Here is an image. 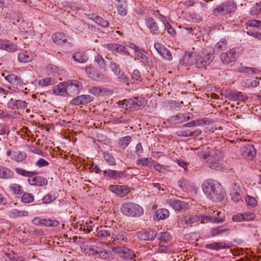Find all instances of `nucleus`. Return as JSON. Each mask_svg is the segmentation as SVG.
I'll use <instances>...</instances> for the list:
<instances>
[{
  "label": "nucleus",
  "instance_id": "1",
  "mask_svg": "<svg viewBox=\"0 0 261 261\" xmlns=\"http://www.w3.org/2000/svg\"><path fill=\"white\" fill-rule=\"evenodd\" d=\"M202 189L206 197L214 202L223 200L225 197V192L221 185L217 181L208 179L203 181Z\"/></svg>",
  "mask_w": 261,
  "mask_h": 261
},
{
  "label": "nucleus",
  "instance_id": "2",
  "mask_svg": "<svg viewBox=\"0 0 261 261\" xmlns=\"http://www.w3.org/2000/svg\"><path fill=\"white\" fill-rule=\"evenodd\" d=\"M213 50L211 47H207L199 55L195 56V54H188L185 57L188 63L192 64L194 62L198 68H203L210 64L213 60Z\"/></svg>",
  "mask_w": 261,
  "mask_h": 261
},
{
  "label": "nucleus",
  "instance_id": "3",
  "mask_svg": "<svg viewBox=\"0 0 261 261\" xmlns=\"http://www.w3.org/2000/svg\"><path fill=\"white\" fill-rule=\"evenodd\" d=\"M198 156L206 161L210 168L218 171L223 169V166L220 163L221 160L223 158V155L220 151L212 150L208 153L199 152Z\"/></svg>",
  "mask_w": 261,
  "mask_h": 261
},
{
  "label": "nucleus",
  "instance_id": "4",
  "mask_svg": "<svg viewBox=\"0 0 261 261\" xmlns=\"http://www.w3.org/2000/svg\"><path fill=\"white\" fill-rule=\"evenodd\" d=\"M120 211L124 216L129 217H140L144 213V210L139 204L132 202L123 203L120 207Z\"/></svg>",
  "mask_w": 261,
  "mask_h": 261
},
{
  "label": "nucleus",
  "instance_id": "5",
  "mask_svg": "<svg viewBox=\"0 0 261 261\" xmlns=\"http://www.w3.org/2000/svg\"><path fill=\"white\" fill-rule=\"evenodd\" d=\"M122 108L131 111L138 110L141 107L146 104V100L142 97H134L133 98L124 99L118 102Z\"/></svg>",
  "mask_w": 261,
  "mask_h": 261
},
{
  "label": "nucleus",
  "instance_id": "6",
  "mask_svg": "<svg viewBox=\"0 0 261 261\" xmlns=\"http://www.w3.org/2000/svg\"><path fill=\"white\" fill-rule=\"evenodd\" d=\"M243 52V48L242 46L234 47L226 53L221 54L220 58L224 64L228 65L235 62Z\"/></svg>",
  "mask_w": 261,
  "mask_h": 261
},
{
  "label": "nucleus",
  "instance_id": "7",
  "mask_svg": "<svg viewBox=\"0 0 261 261\" xmlns=\"http://www.w3.org/2000/svg\"><path fill=\"white\" fill-rule=\"evenodd\" d=\"M237 9L236 3L231 1L224 2L215 8L213 11L215 16L225 15L234 12Z\"/></svg>",
  "mask_w": 261,
  "mask_h": 261
},
{
  "label": "nucleus",
  "instance_id": "8",
  "mask_svg": "<svg viewBox=\"0 0 261 261\" xmlns=\"http://www.w3.org/2000/svg\"><path fill=\"white\" fill-rule=\"evenodd\" d=\"M111 249L116 255L126 260H132L136 257V254L132 249L124 246H113Z\"/></svg>",
  "mask_w": 261,
  "mask_h": 261
},
{
  "label": "nucleus",
  "instance_id": "9",
  "mask_svg": "<svg viewBox=\"0 0 261 261\" xmlns=\"http://www.w3.org/2000/svg\"><path fill=\"white\" fill-rule=\"evenodd\" d=\"M53 40L56 44L61 46H71L73 43L71 37L61 32L55 33L53 36Z\"/></svg>",
  "mask_w": 261,
  "mask_h": 261
},
{
  "label": "nucleus",
  "instance_id": "10",
  "mask_svg": "<svg viewBox=\"0 0 261 261\" xmlns=\"http://www.w3.org/2000/svg\"><path fill=\"white\" fill-rule=\"evenodd\" d=\"M67 95L73 96L77 95L83 88L82 84L79 81H67Z\"/></svg>",
  "mask_w": 261,
  "mask_h": 261
},
{
  "label": "nucleus",
  "instance_id": "11",
  "mask_svg": "<svg viewBox=\"0 0 261 261\" xmlns=\"http://www.w3.org/2000/svg\"><path fill=\"white\" fill-rule=\"evenodd\" d=\"M85 71L88 76L94 81L102 83H105L108 81L107 77L103 74L100 73L93 67H86Z\"/></svg>",
  "mask_w": 261,
  "mask_h": 261
},
{
  "label": "nucleus",
  "instance_id": "12",
  "mask_svg": "<svg viewBox=\"0 0 261 261\" xmlns=\"http://www.w3.org/2000/svg\"><path fill=\"white\" fill-rule=\"evenodd\" d=\"M114 231V228L107 226H101L96 229V236L101 240H107L109 237H112V234Z\"/></svg>",
  "mask_w": 261,
  "mask_h": 261
},
{
  "label": "nucleus",
  "instance_id": "13",
  "mask_svg": "<svg viewBox=\"0 0 261 261\" xmlns=\"http://www.w3.org/2000/svg\"><path fill=\"white\" fill-rule=\"evenodd\" d=\"M167 203L175 211H186L189 207L187 202L172 198L167 199Z\"/></svg>",
  "mask_w": 261,
  "mask_h": 261
},
{
  "label": "nucleus",
  "instance_id": "14",
  "mask_svg": "<svg viewBox=\"0 0 261 261\" xmlns=\"http://www.w3.org/2000/svg\"><path fill=\"white\" fill-rule=\"evenodd\" d=\"M241 154L249 160H252L256 155V151L253 145L246 144L243 146L240 149Z\"/></svg>",
  "mask_w": 261,
  "mask_h": 261
},
{
  "label": "nucleus",
  "instance_id": "15",
  "mask_svg": "<svg viewBox=\"0 0 261 261\" xmlns=\"http://www.w3.org/2000/svg\"><path fill=\"white\" fill-rule=\"evenodd\" d=\"M28 106V103L24 100L11 98L7 102V107L12 110L24 109Z\"/></svg>",
  "mask_w": 261,
  "mask_h": 261
},
{
  "label": "nucleus",
  "instance_id": "16",
  "mask_svg": "<svg viewBox=\"0 0 261 261\" xmlns=\"http://www.w3.org/2000/svg\"><path fill=\"white\" fill-rule=\"evenodd\" d=\"M32 223L36 225L45 226L47 227H55L59 224V222L56 220L41 219L38 217L33 219Z\"/></svg>",
  "mask_w": 261,
  "mask_h": 261
},
{
  "label": "nucleus",
  "instance_id": "17",
  "mask_svg": "<svg viewBox=\"0 0 261 261\" xmlns=\"http://www.w3.org/2000/svg\"><path fill=\"white\" fill-rule=\"evenodd\" d=\"M109 189L121 197L125 196L130 192L129 188L125 186L111 185L109 186Z\"/></svg>",
  "mask_w": 261,
  "mask_h": 261
},
{
  "label": "nucleus",
  "instance_id": "18",
  "mask_svg": "<svg viewBox=\"0 0 261 261\" xmlns=\"http://www.w3.org/2000/svg\"><path fill=\"white\" fill-rule=\"evenodd\" d=\"M189 115L190 114H179L169 117L167 121L172 125L177 124L190 120L191 117Z\"/></svg>",
  "mask_w": 261,
  "mask_h": 261
},
{
  "label": "nucleus",
  "instance_id": "19",
  "mask_svg": "<svg viewBox=\"0 0 261 261\" xmlns=\"http://www.w3.org/2000/svg\"><path fill=\"white\" fill-rule=\"evenodd\" d=\"M110 68L114 73L117 76L121 81L124 82L128 81L129 78L121 71L119 65L114 62H112L110 64Z\"/></svg>",
  "mask_w": 261,
  "mask_h": 261
},
{
  "label": "nucleus",
  "instance_id": "20",
  "mask_svg": "<svg viewBox=\"0 0 261 261\" xmlns=\"http://www.w3.org/2000/svg\"><path fill=\"white\" fill-rule=\"evenodd\" d=\"M111 239L112 240V242H114V244H123L126 243L127 241L125 232L123 231L117 232L114 228V231H113L112 234Z\"/></svg>",
  "mask_w": 261,
  "mask_h": 261
},
{
  "label": "nucleus",
  "instance_id": "21",
  "mask_svg": "<svg viewBox=\"0 0 261 261\" xmlns=\"http://www.w3.org/2000/svg\"><path fill=\"white\" fill-rule=\"evenodd\" d=\"M28 182L32 186L42 187L47 185L48 180L46 178L41 176H33L28 179Z\"/></svg>",
  "mask_w": 261,
  "mask_h": 261
},
{
  "label": "nucleus",
  "instance_id": "22",
  "mask_svg": "<svg viewBox=\"0 0 261 261\" xmlns=\"http://www.w3.org/2000/svg\"><path fill=\"white\" fill-rule=\"evenodd\" d=\"M225 97L229 100L233 101H245L247 99L246 95H244L242 92L237 91L227 92Z\"/></svg>",
  "mask_w": 261,
  "mask_h": 261
},
{
  "label": "nucleus",
  "instance_id": "23",
  "mask_svg": "<svg viewBox=\"0 0 261 261\" xmlns=\"http://www.w3.org/2000/svg\"><path fill=\"white\" fill-rule=\"evenodd\" d=\"M103 176L115 180L119 179L124 176V173L120 171L111 169L106 170L103 171Z\"/></svg>",
  "mask_w": 261,
  "mask_h": 261
},
{
  "label": "nucleus",
  "instance_id": "24",
  "mask_svg": "<svg viewBox=\"0 0 261 261\" xmlns=\"http://www.w3.org/2000/svg\"><path fill=\"white\" fill-rule=\"evenodd\" d=\"M146 24L152 34L158 35L160 34V30L158 23L152 18H148L146 21Z\"/></svg>",
  "mask_w": 261,
  "mask_h": 261
},
{
  "label": "nucleus",
  "instance_id": "25",
  "mask_svg": "<svg viewBox=\"0 0 261 261\" xmlns=\"http://www.w3.org/2000/svg\"><path fill=\"white\" fill-rule=\"evenodd\" d=\"M230 246L224 242H213L207 244L205 248L210 250H219L222 249H228Z\"/></svg>",
  "mask_w": 261,
  "mask_h": 261
},
{
  "label": "nucleus",
  "instance_id": "26",
  "mask_svg": "<svg viewBox=\"0 0 261 261\" xmlns=\"http://www.w3.org/2000/svg\"><path fill=\"white\" fill-rule=\"evenodd\" d=\"M5 79L6 81L13 85H18L19 86H22V85H25V84L23 83L21 78L14 74L8 75L7 76H5Z\"/></svg>",
  "mask_w": 261,
  "mask_h": 261
},
{
  "label": "nucleus",
  "instance_id": "27",
  "mask_svg": "<svg viewBox=\"0 0 261 261\" xmlns=\"http://www.w3.org/2000/svg\"><path fill=\"white\" fill-rule=\"evenodd\" d=\"M66 87V82L60 83L58 85L54 87L53 92L56 95L66 96L67 95Z\"/></svg>",
  "mask_w": 261,
  "mask_h": 261
},
{
  "label": "nucleus",
  "instance_id": "28",
  "mask_svg": "<svg viewBox=\"0 0 261 261\" xmlns=\"http://www.w3.org/2000/svg\"><path fill=\"white\" fill-rule=\"evenodd\" d=\"M170 213L168 210L166 208L158 209L155 213L154 219L156 220H165L169 216Z\"/></svg>",
  "mask_w": 261,
  "mask_h": 261
},
{
  "label": "nucleus",
  "instance_id": "29",
  "mask_svg": "<svg viewBox=\"0 0 261 261\" xmlns=\"http://www.w3.org/2000/svg\"><path fill=\"white\" fill-rule=\"evenodd\" d=\"M156 235L155 231L149 230L142 232L140 235V238L144 241H152L154 240Z\"/></svg>",
  "mask_w": 261,
  "mask_h": 261
},
{
  "label": "nucleus",
  "instance_id": "30",
  "mask_svg": "<svg viewBox=\"0 0 261 261\" xmlns=\"http://www.w3.org/2000/svg\"><path fill=\"white\" fill-rule=\"evenodd\" d=\"M14 173L10 169L0 166V178L4 179L11 178L13 177Z\"/></svg>",
  "mask_w": 261,
  "mask_h": 261
},
{
  "label": "nucleus",
  "instance_id": "31",
  "mask_svg": "<svg viewBox=\"0 0 261 261\" xmlns=\"http://www.w3.org/2000/svg\"><path fill=\"white\" fill-rule=\"evenodd\" d=\"M214 215L212 217L206 216L205 220H208L210 222L214 223H220L225 221L224 218L220 217L221 213L219 212H214Z\"/></svg>",
  "mask_w": 261,
  "mask_h": 261
},
{
  "label": "nucleus",
  "instance_id": "32",
  "mask_svg": "<svg viewBox=\"0 0 261 261\" xmlns=\"http://www.w3.org/2000/svg\"><path fill=\"white\" fill-rule=\"evenodd\" d=\"M72 59L79 63H85L88 60L87 55L84 53L81 52L75 53L72 56Z\"/></svg>",
  "mask_w": 261,
  "mask_h": 261
},
{
  "label": "nucleus",
  "instance_id": "33",
  "mask_svg": "<svg viewBox=\"0 0 261 261\" xmlns=\"http://www.w3.org/2000/svg\"><path fill=\"white\" fill-rule=\"evenodd\" d=\"M227 48V40L223 38L218 42L215 46L214 49H213V53L216 52L217 54L221 51L225 50Z\"/></svg>",
  "mask_w": 261,
  "mask_h": 261
},
{
  "label": "nucleus",
  "instance_id": "34",
  "mask_svg": "<svg viewBox=\"0 0 261 261\" xmlns=\"http://www.w3.org/2000/svg\"><path fill=\"white\" fill-rule=\"evenodd\" d=\"M28 212L26 211H20L18 209H13L9 213L11 218H16L18 217H25L28 215Z\"/></svg>",
  "mask_w": 261,
  "mask_h": 261
},
{
  "label": "nucleus",
  "instance_id": "35",
  "mask_svg": "<svg viewBox=\"0 0 261 261\" xmlns=\"http://www.w3.org/2000/svg\"><path fill=\"white\" fill-rule=\"evenodd\" d=\"M58 196V195L56 192L51 191L42 198V201L44 204H49L56 200Z\"/></svg>",
  "mask_w": 261,
  "mask_h": 261
},
{
  "label": "nucleus",
  "instance_id": "36",
  "mask_svg": "<svg viewBox=\"0 0 261 261\" xmlns=\"http://www.w3.org/2000/svg\"><path fill=\"white\" fill-rule=\"evenodd\" d=\"M15 170V172L19 175L24 177H28V178L32 177L38 174V173L36 172L28 171L20 168H16Z\"/></svg>",
  "mask_w": 261,
  "mask_h": 261
},
{
  "label": "nucleus",
  "instance_id": "37",
  "mask_svg": "<svg viewBox=\"0 0 261 261\" xmlns=\"http://www.w3.org/2000/svg\"><path fill=\"white\" fill-rule=\"evenodd\" d=\"M9 191L14 194L21 195L23 193L22 187L17 184H11L9 187Z\"/></svg>",
  "mask_w": 261,
  "mask_h": 261
},
{
  "label": "nucleus",
  "instance_id": "38",
  "mask_svg": "<svg viewBox=\"0 0 261 261\" xmlns=\"http://www.w3.org/2000/svg\"><path fill=\"white\" fill-rule=\"evenodd\" d=\"M230 195L231 199L234 202H238L241 199L240 195V189L237 184H234L233 186V191L231 192Z\"/></svg>",
  "mask_w": 261,
  "mask_h": 261
},
{
  "label": "nucleus",
  "instance_id": "39",
  "mask_svg": "<svg viewBox=\"0 0 261 261\" xmlns=\"http://www.w3.org/2000/svg\"><path fill=\"white\" fill-rule=\"evenodd\" d=\"M91 18L95 23L102 27L107 28L109 25V23L107 20L104 19L99 16H95L94 15H93Z\"/></svg>",
  "mask_w": 261,
  "mask_h": 261
},
{
  "label": "nucleus",
  "instance_id": "40",
  "mask_svg": "<svg viewBox=\"0 0 261 261\" xmlns=\"http://www.w3.org/2000/svg\"><path fill=\"white\" fill-rule=\"evenodd\" d=\"M25 158L26 154L24 152L13 151L12 156L11 157V159L17 162H21Z\"/></svg>",
  "mask_w": 261,
  "mask_h": 261
},
{
  "label": "nucleus",
  "instance_id": "41",
  "mask_svg": "<svg viewBox=\"0 0 261 261\" xmlns=\"http://www.w3.org/2000/svg\"><path fill=\"white\" fill-rule=\"evenodd\" d=\"M18 60L21 63H27L31 61L32 57L27 51L21 52L18 55Z\"/></svg>",
  "mask_w": 261,
  "mask_h": 261
},
{
  "label": "nucleus",
  "instance_id": "42",
  "mask_svg": "<svg viewBox=\"0 0 261 261\" xmlns=\"http://www.w3.org/2000/svg\"><path fill=\"white\" fill-rule=\"evenodd\" d=\"M103 158L106 162L110 166L116 165V161L112 153L109 151H105L103 153Z\"/></svg>",
  "mask_w": 261,
  "mask_h": 261
},
{
  "label": "nucleus",
  "instance_id": "43",
  "mask_svg": "<svg viewBox=\"0 0 261 261\" xmlns=\"http://www.w3.org/2000/svg\"><path fill=\"white\" fill-rule=\"evenodd\" d=\"M3 50L9 52H15L17 50V46L8 40H6Z\"/></svg>",
  "mask_w": 261,
  "mask_h": 261
},
{
  "label": "nucleus",
  "instance_id": "44",
  "mask_svg": "<svg viewBox=\"0 0 261 261\" xmlns=\"http://www.w3.org/2000/svg\"><path fill=\"white\" fill-rule=\"evenodd\" d=\"M155 163V161L151 158H141L138 160V164L142 166H149L151 167Z\"/></svg>",
  "mask_w": 261,
  "mask_h": 261
},
{
  "label": "nucleus",
  "instance_id": "45",
  "mask_svg": "<svg viewBox=\"0 0 261 261\" xmlns=\"http://www.w3.org/2000/svg\"><path fill=\"white\" fill-rule=\"evenodd\" d=\"M143 50L139 49L138 51H136L135 54L137 57L138 60H139L143 64H147L148 63L149 59L143 54Z\"/></svg>",
  "mask_w": 261,
  "mask_h": 261
},
{
  "label": "nucleus",
  "instance_id": "46",
  "mask_svg": "<svg viewBox=\"0 0 261 261\" xmlns=\"http://www.w3.org/2000/svg\"><path fill=\"white\" fill-rule=\"evenodd\" d=\"M261 13V1L253 6L250 11L249 14L252 16L256 15Z\"/></svg>",
  "mask_w": 261,
  "mask_h": 261
},
{
  "label": "nucleus",
  "instance_id": "47",
  "mask_svg": "<svg viewBox=\"0 0 261 261\" xmlns=\"http://www.w3.org/2000/svg\"><path fill=\"white\" fill-rule=\"evenodd\" d=\"M94 253L97 257H99L103 259H107L109 255H111V252L110 251L102 250H101L100 249L96 250L94 252Z\"/></svg>",
  "mask_w": 261,
  "mask_h": 261
},
{
  "label": "nucleus",
  "instance_id": "48",
  "mask_svg": "<svg viewBox=\"0 0 261 261\" xmlns=\"http://www.w3.org/2000/svg\"><path fill=\"white\" fill-rule=\"evenodd\" d=\"M55 83V80L51 77H48L44 79L40 80L38 84L41 87H46L50 85H53Z\"/></svg>",
  "mask_w": 261,
  "mask_h": 261
},
{
  "label": "nucleus",
  "instance_id": "49",
  "mask_svg": "<svg viewBox=\"0 0 261 261\" xmlns=\"http://www.w3.org/2000/svg\"><path fill=\"white\" fill-rule=\"evenodd\" d=\"M171 236L168 232H163L160 233L158 237V239L164 243H168L171 240Z\"/></svg>",
  "mask_w": 261,
  "mask_h": 261
},
{
  "label": "nucleus",
  "instance_id": "50",
  "mask_svg": "<svg viewBox=\"0 0 261 261\" xmlns=\"http://www.w3.org/2000/svg\"><path fill=\"white\" fill-rule=\"evenodd\" d=\"M132 141V138L129 136L122 137L119 140L120 146L123 148H126Z\"/></svg>",
  "mask_w": 261,
  "mask_h": 261
},
{
  "label": "nucleus",
  "instance_id": "51",
  "mask_svg": "<svg viewBox=\"0 0 261 261\" xmlns=\"http://www.w3.org/2000/svg\"><path fill=\"white\" fill-rule=\"evenodd\" d=\"M34 196L31 193H24L21 197V201L25 203H29L33 202Z\"/></svg>",
  "mask_w": 261,
  "mask_h": 261
},
{
  "label": "nucleus",
  "instance_id": "52",
  "mask_svg": "<svg viewBox=\"0 0 261 261\" xmlns=\"http://www.w3.org/2000/svg\"><path fill=\"white\" fill-rule=\"evenodd\" d=\"M94 62L101 68H104L106 66V63L103 58L99 54H97L94 58Z\"/></svg>",
  "mask_w": 261,
  "mask_h": 261
},
{
  "label": "nucleus",
  "instance_id": "53",
  "mask_svg": "<svg viewBox=\"0 0 261 261\" xmlns=\"http://www.w3.org/2000/svg\"><path fill=\"white\" fill-rule=\"evenodd\" d=\"M115 52L119 53L122 55L129 56V53L124 46L117 44Z\"/></svg>",
  "mask_w": 261,
  "mask_h": 261
},
{
  "label": "nucleus",
  "instance_id": "54",
  "mask_svg": "<svg viewBox=\"0 0 261 261\" xmlns=\"http://www.w3.org/2000/svg\"><path fill=\"white\" fill-rule=\"evenodd\" d=\"M117 11L118 13L121 16H125L127 14L125 3H121L118 5L117 6Z\"/></svg>",
  "mask_w": 261,
  "mask_h": 261
},
{
  "label": "nucleus",
  "instance_id": "55",
  "mask_svg": "<svg viewBox=\"0 0 261 261\" xmlns=\"http://www.w3.org/2000/svg\"><path fill=\"white\" fill-rule=\"evenodd\" d=\"M81 103L82 105H86L92 101L93 97L89 95H80Z\"/></svg>",
  "mask_w": 261,
  "mask_h": 261
},
{
  "label": "nucleus",
  "instance_id": "56",
  "mask_svg": "<svg viewBox=\"0 0 261 261\" xmlns=\"http://www.w3.org/2000/svg\"><path fill=\"white\" fill-rule=\"evenodd\" d=\"M163 24L165 27V29L167 31L168 33L170 35L174 36L176 34L175 30L172 27L168 22L166 20L163 21Z\"/></svg>",
  "mask_w": 261,
  "mask_h": 261
},
{
  "label": "nucleus",
  "instance_id": "57",
  "mask_svg": "<svg viewBox=\"0 0 261 261\" xmlns=\"http://www.w3.org/2000/svg\"><path fill=\"white\" fill-rule=\"evenodd\" d=\"M154 169L155 171L163 173H165L169 170L167 167H166L159 164L154 165Z\"/></svg>",
  "mask_w": 261,
  "mask_h": 261
},
{
  "label": "nucleus",
  "instance_id": "58",
  "mask_svg": "<svg viewBox=\"0 0 261 261\" xmlns=\"http://www.w3.org/2000/svg\"><path fill=\"white\" fill-rule=\"evenodd\" d=\"M160 56L164 59L168 61H171L172 59L171 53L166 48H165L164 51L162 53Z\"/></svg>",
  "mask_w": 261,
  "mask_h": 261
},
{
  "label": "nucleus",
  "instance_id": "59",
  "mask_svg": "<svg viewBox=\"0 0 261 261\" xmlns=\"http://www.w3.org/2000/svg\"><path fill=\"white\" fill-rule=\"evenodd\" d=\"M245 200L247 203L252 207H254L257 204V201L255 198L250 196H247L245 198Z\"/></svg>",
  "mask_w": 261,
  "mask_h": 261
},
{
  "label": "nucleus",
  "instance_id": "60",
  "mask_svg": "<svg viewBox=\"0 0 261 261\" xmlns=\"http://www.w3.org/2000/svg\"><path fill=\"white\" fill-rule=\"evenodd\" d=\"M249 27L261 28V21L258 20H250L247 23Z\"/></svg>",
  "mask_w": 261,
  "mask_h": 261
},
{
  "label": "nucleus",
  "instance_id": "61",
  "mask_svg": "<svg viewBox=\"0 0 261 261\" xmlns=\"http://www.w3.org/2000/svg\"><path fill=\"white\" fill-rule=\"evenodd\" d=\"M244 221H249L252 220L255 218V215L250 212H245L243 213Z\"/></svg>",
  "mask_w": 261,
  "mask_h": 261
},
{
  "label": "nucleus",
  "instance_id": "62",
  "mask_svg": "<svg viewBox=\"0 0 261 261\" xmlns=\"http://www.w3.org/2000/svg\"><path fill=\"white\" fill-rule=\"evenodd\" d=\"M140 78L141 75L140 71L137 69L134 70L132 74V79L134 81V82L138 81L140 80Z\"/></svg>",
  "mask_w": 261,
  "mask_h": 261
},
{
  "label": "nucleus",
  "instance_id": "63",
  "mask_svg": "<svg viewBox=\"0 0 261 261\" xmlns=\"http://www.w3.org/2000/svg\"><path fill=\"white\" fill-rule=\"evenodd\" d=\"M232 220L233 222H237L244 221L243 213H238L233 216Z\"/></svg>",
  "mask_w": 261,
  "mask_h": 261
},
{
  "label": "nucleus",
  "instance_id": "64",
  "mask_svg": "<svg viewBox=\"0 0 261 261\" xmlns=\"http://www.w3.org/2000/svg\"><path fill=\"white\" fill-rule=\"evenodd\" d=\"M154 47L160 55L162 54V53L166 48L162 44L158 42L155 43L154 44Z\"/></svg>",
  "mask_w": 261,
  "mask_h": 261
}]
</instances>
